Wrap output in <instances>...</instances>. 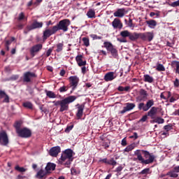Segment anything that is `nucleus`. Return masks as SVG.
Wrapping results in <instances>:
<instances>
[{"label": "nucleus", "instance_id": "obj_1", "mask_svg": "<svg viewBox=\"0 0 179 179\" xmlns=\"http://www.w3.org/2000/svg\"><path fill=\"white\" fill-rule=\"evenodd\" d=\"M142 152L144 155V157L147 159H143L142 157ZM134 155L137 157V159L139 162L143 163V164H150L155 162V159H156V156L153 155V153L149 152V151L142 150H137L134 152Z\"/></svg>", "mask_w": 179, "mask_h": 179}, {"label": "nucleus", "instance_id": "obj_2", "mask_svg": "<svg viewBox=\"0 0 179 179\" xmlns=\"http://www.w3.org/2000/svg\"><path fill=\"white\" fill-rule=\"evenodd\" d=\"M75 100H76V96H69L59 101H53L52 103L56 107L59 106L60 113H64V111H68L69 110V104H71V103H73Z\"/></svg>", "mask_w": 179, "mask_h": 179}, {"label": "nucleus", "instance_id": "obj_3", "mask_svg": "<svg viewBox=\"0 0 179 179\" xmlns=\"http://www.w3.org/2000/svg\"><path fill=\"white\" fill-rule=\"evenodd\" d=\"M61 164L69 166L73 162V151L71 149H67L62 153L60 159Z\"/></svg>", "mask_w": 179, "mask_h": 179}, {"label": "nucleus", "instance_id": "obj_4", "mask_svg": "<svg viewBox=\"0 0 179 179\" xmlns=\"http://www.w3.org/2000/svg\"><path fill=\"white\" fill-rule=\"evenodd\" d=\"M71 26V21L68 19H64L62 20H60L59 23L55 26L56 28V31H58V30H62V31H68V27Z\"/></svg>", "mask_w": 179, "mask_h": 179}, {"label": "nucleus", "instance_id": "obj_5", "mask_svg": "<svg viewBox=\"0 0 179 179\" xmlns=\"http://www.w3.org/2000/svg\"><path fill=\"white\" fill-rule=\"evenodd\" d=\"M152 106H155V101L150 99L146 102L145 105L144 103H140L138 106V110H143V111H148Z\"/></svg>", "mask_w": 179, "mask_h": 179}, {"label": "nucleus", "instance_id": "obj_6", "mask_svg": "<svg viewBox=\"0 0 179 179\" xmlns=\"http://www.w3.org/2000/svg\"><path fill=\"white\" fill-rule=\"evenodd\" d=\"M41 50H43V44L41 43H38L32 46L29 50L31 57H32V58L36 57V55H37V54H38Z\"/></svg>", "mask_w": 179, "mask_h": 179}, {"label": "nucleus", "instance_id": "obj_7", "mask_svg": "<svg viewBox=\"0 0 179 179\" xmlns=\"http://www.w3.org/2000/svg\"><path fill=\"white\" fill-rule=\"evenodd\" d=\"M17 134L20 138H30V136H31V131L27 129V127H24L20 130H18Z\"/></svg>", "mask_w": 179, "mask_h": 179}, {"label": "nucleus", "instance_id": "obj_8", "mask_svg": "<svg viewBox=\"0 0 179 179\" xmlns=\"http://www.w3.org/2000/svg\"><path fill=\"white\" fill-rule=\"evenodd\" d=\"M9 143V138L8 137V134L6 131H0V144L3 145V146H6Z\"/></svg>", "mask_w": 179, "mask_h": 179}, {"label": "nucleus", "instance_id": "obj_9", "mask_svg": "<svg viewBox=\"0 0 179 179\" xmlns=\"http://www.w3.org/2000/svg\"><path fill=\"white\" fill-rule=\"evenodd\" d=\"M57 31V28L54 26L52 29H46L43 31V40H47L48 37L55 34Z\"/></svg>", "mask_w": 179, "mask_h": 179}, {"label": "nucleus", "instance_id": "obj_10", "mask_svg": "<svg viewBox=\"0 0 179 179\" xmlns=\"http://www.w3.org/2000/svg\"><path fill=\"white\" fill-rule=\"evenodd\" d=\"M70 85L72 87V90H75L79 85V78L76 76L69 77Z\"/></svg>", "mask_w": 179, "mask_h": 179}, {"label": "nucleus", "instance_id": "obj_11", "mask_svg": "<svg viewBox=\"0 0 179 179\" xmlns=\"http://www.w3.org/2000/svg\"><path fill=\"white\" fill-rule=\"evenodd\" d=\"M153 37H155L153 32L141 33V40H143V41H152Z\"/></svg>", "mask_w": 179, "mask_h": 179}, {"label": "nucleus", "instance_id": "obj_12", "mask_svg": "<svg viewBox=\"0 0 179 179\" xmlns=\"http://www.w3.org/2000/svg\"><path fill=\"white\" fill-rule=\"evenodd\" d=\"M128 13V10L125 8H118L114 13L115 17H124Z\"/></svg>", "mask_w": 179, "mask_h": 179}, {"label": "nucleus", "instance_id": "obj_13", "mask_svg": "<svg viewBox=\"0 0 179 179\" xmlns=\"http://www.w3.org/2000/svg\"><path fill=\"white\" fill-rule=\"evenodd\" d=\"M43 27V22H38L37 20L34 21V22L27 27L28 31L31 30H34L35 29H41Z\"/></svg>", "mask_w": 179, "mask_h": 179}, {"label": "nucleus", "instance_id": "obj_14", "mask_svg": "<svg viewBox=\"0 0 179 179\" xmlns=\"http://www.w3.org/2000/svg\"><path fill=\"white\" fill-rule=\"evenodd\" d=\"M37 76L36 73L27 71L24 73V82H27L29 83V82H31V78H36Z\"/></svg>", "mask_w": 179, "mask_h": 179}, {"label": "nucleus", "instance_id": "obj_15", "mask_svg": "<svg viewBox=\"0 0 179 179\" xmlns=\"http://www.w3.org/2000/svg\"><path fill=\"white\" fill-rule=\"evenodd\" d=\"M134 107H136L135 103H127L126 106L123 108V110L120 111V114H125V113L128 111H131L134 110Z\"/></svg>", "mask_w": 179, "mask_h": 179}, {"label": "nucleus", "instance_id": "obj_16", "mask_svg": "<svg viewBox=\"0 0 179 179\" xmlns=\"http://www.w3.org/2000/svg\"><path fill=\"white\" fill-rule=\"evenodd\" d=\"M112 26L113 29H119L121 30L123 27L122 22H121V20L119 18H115L113 21L112 22Z\"/></svg>", "mask_w": 179, "mask_h": 179}, {"label": "nucleus", "instance_id": "obj_17", "mask_svg": "<svg viewBox=\"0 0 179 179\" xmlns=\"http://www.w3.org/2000/svg\"><path fill=\"white\" fill-rule=\"evenodd\" d=\"M60 152L61 148L59 146L52 147L49 151V155L52 156V157H57Z\"/></svg>", "mask_w": 179, "mask_h": 179}, {"label": "nucleus", "instance_id": "obj_18", "mask_svg": "<svg viewBox=\"0 0 179 179\" xmlns=\"http://www.w3.org/2000/svg\"><path fill=\"white\" fill-rule=\"evenodd\" d=\"M117 78V76H115V73L113 71L107 73L104 76V80L106 82H111V80H114Z\"/></svg>", "mask_w": 179, "mask_h": 179}, {"label": "nucleus", "instance_id": "obj_19", "mask_svg": "<svg viewBox=\"0 0 179 179\" xmlns=\"http://www.w3.org/2000/svg\"><path fill=\"white\" fill-rule=\"evenodd\" d=\"M77 106H78V111L76 113V116L78 118V120H80L83 115V110H85V105L84 104H82V105L78 104Z\"/></svg>", "mask_w": 179, "mask_h": 179}, {"label": "nucleus", "instance_id": "obj_20", "mask_svg": "<svg viewBox=\"0 0 179 179\" xmlns=\"http://www.w3.org/2000/svg\"><path fill=\"white\" fill-rule=\"evenodd\" d=\"M129 40H131V41H136V40H138V38H141V33H131L130 32V36L129 37Z\"/></svg>", "mask_w": 179, "mask_h": 179}, {"label": "nucleus", "instance_id": "obj_21", "mask_svg": "<svg viewBox=\"0 0 179 179\" xmlns=\"http://www.w3.org/2000/svg\"><path fill=\"white\" fill-rule=\"evenodd\" d=\"M45 169V171L48 172V173H51V171H54V170H55V164L51 162H48Z\"/></svg>", "mask_w": 179, "mask_h": 179}, {"label": "nucleus", "instance_id": "obj_22", "mask_svg": "<svg viewBox=\"0 0 179 179\" xmlns=\"http://www.w3.org/2000/svg\"><path fill=\"white\" fill-rule=\"evenodd\" d=\"M157 114V108L153 106L151 109L148 111V115L151 118H155V115Z\"/></svg>", "mask_w": 179, "mask_h": 179}, {"label": "nucleus", "instance_id": "obj_23", "mask_svg": "<svg viewBox=\"0 0 179 179\" xmlns=\"http://www.w3.org/2000/svg\"><path fill=\"white\" fill-rule=\"evenodd\" d=\"M48 172L47 171H44L43 169H41L40 171H38L36 175V178H44V177H45V176H47Z\"/></svg>", "mask_w": 179, "mask_h": 179}, {"label": "nucleus", "instance_id": "obj_24", "mask_svg": "<svg viewBox=\"0 0 179 179\" xmlns=\"http://www.w3.org/2000/svg\"><path fill=\"white\" fill-rule=\"evenodd\" d=\"M146 23L147 24H148V27H150V29H155V27L157 26V22H156V20H148L146 21Z\"/></svg>", "mask_w": 179, "mask_h": 179}, {"label": "nucleus", "instance_id": "obj_25", "mask_svg": "<svg viewBox=\"0 0 179 179\" xmlns=\"http://www.w3.org/2000/svg\"><path fill=\"white\" fill-rule=\"evenodd\" d=\"M140 96H141L143 100L148 99V92L143 89L140 90Z\"/></svg>", "mask_w": 179, "mask_h": 179}, {"label": "nucleus", "instance_id": "obj_26", "mask_svg": "<svg viewBox=\"0 0 179 179\" xmlns=\"http://www.w3.org/2000/svg\"><path fill=\"white\" fill-rule=\"evenodd\" d=\"M45 92L46 93V96L48 97H49V99H56L57 98V95L52 91L45 90Z\"/></svg>", "mask_w": 179, "mask_h": 179}, {"label": "nucleus", "instance_id": "obj_27", "mask_svg": "<svg viewBox=\"0 0 179 179\" xmlns=\"http://www.w3.org/2000/svg\"><path fill=\"white\" fill-rule=\"evenodd\" d=\"M144 82H148V83H152L153 77L149 76V74L144 75Z\"/></svg>", "mask_w": 179, "mask_h": 179}, {"label": "nucleus", "instance_id": "obj_28", "mask_svg": "<svg viewBox=\"0 0 179 179\" xmlns=\"http://www.w3.org/2000/svg\"><path fill=\"white\" fill-rule=\"evenodd\" d=\"M166 176H169V177L172 178H177V177H178V174H177V172L174 169L172 171L168 172Z\"/></svg>", "mask_w": 179, "mask_h": 179}, {"label": "nucleus", "instance_id": "obj_29", "mask_svg": "<svg viewBox=\"0 0 179 179\" xmlns=\"http://www.w3.org/2000/svg\"><path fill=\"white\" fill-rule=\"evenodd\" d=\"M103 45L105 48H106L107 51H110L113 48H114V45H113V43L110 42H104Z\"/></svg>", "mask_w": 179, "mask_h": 179}, {"label": "nucleus", "instance_id": "obj_30", "mask_svg": "<svg viewBox=\"0 0 179 179\" xmlns=\"http://www.w3.org/2000/svg\"><path fill=\"white\" fill-rule=\"evenodd\" d=\"M131 34V32H129L128 30L122 31L120 32L121 37H123V38H125L127 37L129 38V36Z\"/></svg>", "mask_w": 179, "mask_h": 179}, {"label": "nucleus", "instance_id": "obj_31", "mask_svg": "<svg viewBox=\"0 0 179 179\" xmlns=\"http://www.w3.org/2000/svg\"><path fill=\"white\" fill-rule=\"evenodd\" d=\"M87 16L90 18V19H92V17H94V16H96V12L94 11V10L90 9L88 10V12L87 13Z\"/></svg>", "mask_w": 179, "mask_h": 179}, {"label": "nucleus", "instance_id": "obj_32", "mask_svg": "<svg viewBox=\"0 0 179 179\" xmlns=\"http://www.w3.org/2000/svg\"><path fill=\"white\" fill-rule=\"evenodd\" d=\"M22 106L25 107V108H29V110H31V108H33V103H31V102H24L23 103Z\"/></svg>", "mask_w": 179, "mask_h": 179}, {"label": "nucleus", "instance_id": "obj_33", "mask_svg": "<svg viewBox=\"0 0 179 179\" xmlns=\"http://www.w3.org/2000/svg\"><path fill=\"white\" fill-rule=\"evenodd\" d=\"M134 149H135V145H134L133 144H131L129 145H128L124 150V152H131L132 150H134Z\"/></svg>", "mask_w": 179, "mask_h": 179}, {"label": "nucleus", "instance_id": "obj_34", "mask_svg": "<svg viewBox=\"0 0 179 179\" xmlns=\"http://www.w3.org/2000/svg\"><path fill=\"white\" fill-rule=\"evenodd\" d=\"M63 48H64V43H58L57 45V49H56L57 52H61Z\"/></svg>", "mask_w": 179, "mask_h": 179}, {"label": "nucleus", "instance_id": "obj_35", "mask_svg": "<svg viewBox=\"0 0 179 179\" xmlns=\"http://www.w3.org/2000/svg\"><path fill=\"white\" fill-rule=\"evenodd\" d=\"M110 54H112L113 57H117L118 55V52L117 51V49H115L114 47L110 49Z\"/></svg>", "mask_w": 179, "mask_h": 179}, {"label": "nucleus", "instance_id": "obj_36", "mask_svg": "<svg viewBox=\"0 0 179 179\" xmlns=\"http://www.w3.org/2000/svg\"><path fill=\"white\" fill-rule=\"evenodd\" d=\"M154 122L157 124H164V119L162 117H157L154 120Z\"/></svg>", "mask_w": 179, "mask_h": 179}, {"label": "nucleus", "instance_id": "obj_37", "mask_svg": "<svg viewBox=\"0 0 179 179\" xmlns=\"http://www.w3.org/2000/svg\"><path fill=\"white\" fill-rule=\"evenodd\" d=\"M83 41L84 43V45H85V47H89V45H90V43L89 41V38H87V37L83 38Z\"/></svg>", "mask_w": 179, "mask_h": 179}, {"label": "nucleus", "instance_id": "obj_38", "mask_svg": "<svg viewBox=\"0 0 179 179\" xmlns=\"http://www.w3.org/2000/svg\"><path fill=\"white\" fill-rule=\"evenodd\" d=\"M157 71H166V68H164V66H163V64H159L157 66Z\"/></svg>", "mask_w": 179, "mask_h": 179}, {"label": "nucleus", "instance_id": "obj_39", "mask_svg": "<svg viewBox=\"0 0 179 179\" xmlns=\"http://www.w3.org/2000/svg\"><path fill=\"white\" fill-rule=\"evenodd\" d=\"M22 126V123L20 122H17L15 124V128L16 129V132H18V131H20L22 129H20V127Z\"/></svg>", "mask_w": 179, "mask_h": 179}, {"label": "nucleus", "instance_id": "obj_40", "mask_svg": "<svg viewBox=\"0 0 179 179\" xmlns=\"http://www.w3.org/2000/svg\"><path fill=\"white\" fill-rule=\"evenodd\" d=\"M15 169V170H17V171H19L20 173H24V171H26V169L20 167L19 166H16Z\"/></svg>", "mask_w": 179, "mask_h": 179}, {"label": "nucleus", "instance_id": "obj_41", "mask_svg": "<svg viewBox=\"0 0 179 179\" xmlns=\"http://www.w3.org/2000/svg\"><path fill=\"white\" fill-rule=\"evenodd\" d=\"M108 164H110L111 166H115L117 164V162L114 160V158H112L108 160Z\"/></svg>", "mask_w": 179, "mask_h": 179}, {"label": "nucleus", "instance_id": "obj_42", "mask_svg": "<svg viewBox=\"0 0 179 179\" xmlns=\"http://www.w3.org/2000/svg\"><path fill=\"white\" fill-rule=\"evenodd\" d=\"M173 64L176 67V73L179 74V62L174 61L173 62Z\"/></svg>", "mask_w": 179, "mask_h": 179}, {"label": "nucleus", "instance_id": "obj_43", "mask_svg": "<svg viewBox=\"0 0 179 179\" xmlns=\"http://www.w3.org/2000/svg\"><path fill=\"white\" fill-rule=\"evenodd\" d=\"M164 129L166 132H169V131H171V129H173V125L171 124L166 125L164 126Z\"/></svg>", "mask_w": 179, "mask_h": 179}, {"label": "nucleus", "instance_id": "obj_44", "mask_svg": "<svg viewBox=\"0 0 179 179\" xmlns=\"http://www.w3.org/2000/svg\"><path fill=\"white\" fill-rule=\"evenodd\" d=\"M170 6H172V8H176L177 6H179V0L171 3L170 4Z\"/></svg>", "mask_w": 179, "mask_h": 179}, {"label": "nucleus", "instance_id": "obj_45", "mask_svg": "<svg viewBox=\"0 0 179 179\" xmlns=\"http://www.w3.org/2000/svg\"><path fill=\"white\" fill-rule=\"evenodd\" d=\"M90 37L93 38L94 40H101L102 37L101 36H98L96 34H91Z\"/></svg>", "mask_w": 179, "mask_h": 179}, {"label": "nucleus", "instance_id": "obj_46", "mask_svg": "<svg viewBox=\"0 0 179 179\" xmlns=\"http://www.w3.org/2000/svg\"><path fill=\"white\" fill-rule=\"evenodd\" d=\"M150 171V169L149 168L143 169L140 174H149Z\"/></svg>", "mask_w": 179, "mask_h": 179}, {"label": "nucleus", "instance_id": "obj_47", "mask_svg": "<svg viewBox=\"0 0 179 179\" xmlns=\"http://www.w3.org/2000/svg\"><path fill=\"white\" fill-rule=\"evenodd\" d=\"M59 90L60 93H64V92L68 91V87H65V86L61 87Z\"/></svg>", "mask_w": 179, "mask_h": 179}, {"label": "nucleus", "instance_id": "obj_48", "mask_svg": "<svg viewBox=\"0 0 179 179\" xmlns=\"http://www.w3.org/2000/svg\"><path fill=\"white\" fill-rule=\"evenodd\" d=\"M12 41H15V37H12L10 41H6V45H10V44H12Z\"/></svg>", "mask_w": 179, "mask_h": 179}, {"label": "nucleus", "instance_id": "obj_49", "mask_svg": "<svg viewBox=\"0 0 179 179\" xmlns=\"http://www.w3.org/2000/svg\"><path fill=\"white\" fill-rule=\"evenodd\" d=\"M78 66H85L86 65V61L81 60L78 63Z\"/></svg>", "mask_w": 179, "mask_h": 179}, {"label": "nucleus", "instance_id": "obj_50", "mask_svg": "<svg viewBox=\"0 0 179 179\" xmlns=\"http://www.w3.org/2000/svg\"><path fill=\"white\" fill-rule=\"evenodd\" d=\"M24 19V13H21L19 14L18 20H23Z\"/></svg>", "mask_w": 179, "mask_h": 179}, {"label": "nucleus", "instance_id": "obj_51", "mask_svg": "<svg viewBox=\"0 0 179 179\" xmlns=\"http://www.w3.org/2000/svg\"><path fill=\"white\" fill-rule=\"evenodd\" d=\"M82 58H83V56L82 55H78L76 57V61L77 62V64L78 62H80V61L82 60Z\"/></svg>", "mask_w": 179, "mask_h": 179}, {"label": "nucleus", "instance_id": "obj_52", "mask_svg": "<svg viewBox=\"0 0 179 179\" xmlns=\"http://www.w3.org/2000/svg\"><path fill=\"white\" fill-rule=\"evenodd\" d=\"M6 95V93L5 92L0 90V99H3Z\"/></svg>", "mask_w": 179, "mask_h": 179}, {"label": "nucleus", "instance_id": "obj_53", "mask_svg": "<svg viewBox=\"0 0 179 179\" xmlns=\"http://www.w3.org/2000/svg\"><path fill=\"white\" fill-rule=\"evenodd\" d=\"M174 86L175 87H178L179 86V80L178 78H176L175 81H174Z\"/></svg>", "mask_w": 179, "mask_h": 179}, {"label": "nucleus", "instance_id": "obj_54", "mask_svg": "<svg viewBox=\"0 0 179 179\" xmlns=\"http://www.w3.org/2000/svg\"><path fill=\"white\" fill-rule=\"evenodd\" d=\"M3 102L4 103H9V96H8L6 94L5 95Z\"/></svg>", "mask_w": 179, "mask_h": 179}, {"label": "nucleus", "instance_id": "obj_55", "mask_svg": "<svg viewBox=\"0 0 179 179\" xmlns=\"http://www.w3.org/2000/svg\"><path fill=\"white\" fill-rule=\"evenodd\" d=\"M121 145L122 146H127V139L125 138L122 140Z\"/></svg>", "mask_w": 179, "mask_h": 179}, {"label": "nucleus", "instance_id": "obj_56", "mask_svg": "<svg viewBox=\"0 0 179 179\" xmlns=\"http://www.w3.org/2000/svg\"><path fill=\"white\" fill-rule=\"evenodd\" d=\"M134 138L135 139H138V133L134 132V135L130 136V138H131V139H132V138Z\"/></svg>", "mask_w": 179, "mask_h": 179}, {"label": "nucleus", "instance_id": "obj_57", "mask_svg": "<svg viewBox=\"0 0 179 179\" xmlns=\"http://www.w3.org/2000/svg\"><path fill=\"white\" fill-rule=\"evenodd\" d=\"M148 120V115H144L142 117V118L140 120L142 122H145Z\"/></svg>", "mask_w": 179, "mask_h": 179}, {"label": "nucleus", "instance_id": "obj_58", "mask_svg": "<svg viewBox=\"0 0 179 179\" xmlns=\"http://www.w3.org/2000/svg\"><path fill=\"white\" fill-rule=\"evenodd\" d=\"M51 52H52V50L48 49L46 52V57H50L51 55Z\"/></svg>", "mask_w": 179, "mask_h": 179}, {"label": "nucleus", "instance_id": "obj_59", "mask_svg": "<svg viewBox=\"0 0 179 179\" xmlns=\"http://www.w3.org/2000/svg\"><path fill=\"white\" fill-rule=\"evenodd\" d=\"M103 146H104V148L106 149H107V148H110V143H108L107 142H104V143H103Z\"/></svg>", "mask_w": 179, "mask_h": 179}, {"label": "nucleus", "instance_id": "obj_60", "mask_svg": "<svg viewBox=\"0 0 179 179\" xmlns=\"http://www.w3.org/2000/svg\"><path fill=\"white\" fill-rule=\"evenodd\" d=\"M128 26L129 27H134V24H132V20L129 19Z\"/></svg>", "mask_w": 179, "mask_h": 179}, {"label": "nucleus", "instance_id": "obj_61", "mask_svg": "<svg viewBox=\"0 0 179 179\" xmlns=\"http://www.w3.org/2000/svg\"><path fill=\"white\" fill-rule=\"evenodd\" d=\"M117 41H120V43H127V41L125 38H117Z\"/></svg>", "mask_w": 179, "mask_h": 179}, {"label": "nucleus", "instance_id": "obj_62", "mask_svg": "<svg viewBox=\"0 0 179 179\" xmlns=\"http://www.w3.org/2000/svg\"><path fill=\"white\" fill-rule=\"evenodd\" d=\"M177 99H176V98H174L173 96L171 97V99H169L170 103H174V101H176Z\"/></svg>", "mask_w": 179, "mask_h": 179}, {"label": "nucleus", "instance_id": "obj_63", "mask_svg": "<svg viewBox=\"0 0 179 179\" xmlns=\"http://www.w3.org/2000/svg\"><path fill=\"white\" fill-rule=\"evenodd\" d=\"M59 75L60 76H64L65 75V70H61Z\"/></svg>", "mask_w": 179, "mask_h": 179}, {"label": "nucleus", "instance_id": "obj_64", "mask_svg": "<svg viewBox=\"0 0 179 179\" xmlns=\"http://www.w3.org/2000/svg\"><path fill=\"white\" fill-rule=\"evenodd\" d=\"M173 170L176 172V173H179V166H176Z\"/></svg>", "mask_w": 179, "mask_h": 179}]
</instances>
